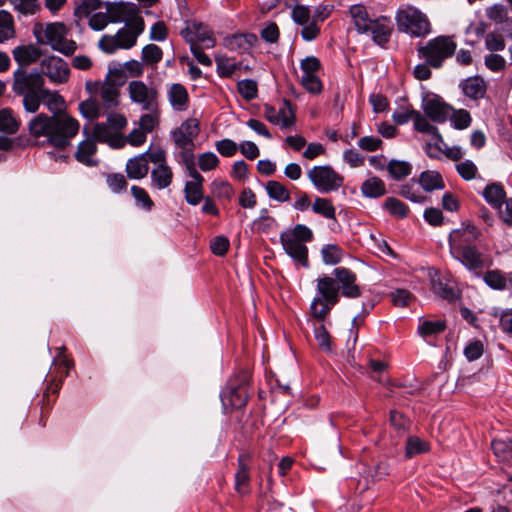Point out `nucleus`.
I'll use <instances>...</instances> for the list:
<instances>
[{
	"label": "nucleus",
	"mask_w": 512,
	"mask_h": 512,
	"mask_svg": "<svg viewBox=\"0 0 512 512\" xmlns=\"http://www.w3.org/2000/svg\"><path fill=\"white\" fill-rule=\"evenodd\" d=\"M42 94L40 95V104L44 103L53 115L40 113L33 117L28 124L29 133L35 138L46 137L50 145L64 149L78 134L80 124L78 120L68 114L56 115L65 104L64 98L57 91L48 89V94Z\"/></svg>",
	"instance_id": "obj_1"
},
{
	"label": "nucleus",
	"mask_w": 512,
	"mask_h": 512,
	"mask_svg": "<svg viewBox=\"0 0 512 512\" xmlns=\"http://www.w3.org/2000/svg\"><path fill=\"white\" fill-rule=\"evenodd\" d=\"M332 275H324L317 279V294L310 305L311 316L315 320L324 321L331 309L339 302L340 292L346 298L361 296V288L356 284V274L346 267H337Z\"/></svg>",
	"instance_id": "obj_2"
},
{
	"label": "nucleus",
	"mask_w": 512,
	"mask_h": 512,
	"mask_svg": "<svg viewBox=\"0 0 512 512\" xmlns=\"http://www.w3.org/2000/svg\"><path fill=\"white\" fill-rule=\"evenodd\" d=\"M12 91L22 97L25 112L34 114L40 108V95L48 94L45 88V79L36 69L28 71L26 68H17L13 72Z\"/></svg>",
	"instance_id": "obj_3"
},
{
	"label": "nucleus",
	"mask_w": 512,
	"mask_h": 512,
	"mask_svg": "<svg viewBox=\"0 0 512 512\" xmlns=\"http://www.w3.org/2000/svg\"><path fill=\"white\" fill-rule=\"evenodd\" d=\"M457 49L453 36L439 35L416 47L419 59L424 60L434 69L441 68L445 61L451 58Z\"/></svg>",
	"instance_id": "obj_4"
},
{
	"label": "nucleus",
	"mask_w": 512,
	"mask_h": 512,
	"mask_svg": "<svg viewBox=\"0 0 512 512\" xmlns=\"http://www.w3.org/2000/svg\"><path fill=\"white\" fill-rule=\"evenodd\" d=\"M250 378L251 372L249 368H241L229 379L226 387L220 394L221 402L226 412L242 408L247 404Z\"/></svg>",
	"instance_id": "obj_5"
},
{
	"label": "nucleus",
	"mask_w": 512,
	"mask_h": 512,
	"mask_svg": "<svg viewBox=\"0 0 512 512\" xmlns=\"http://www.w3.org/2000/svg\"><path fill=\"white\" fill-rule=\"evenodd\" d=\"M144 30V19L136 18L135 21L120 28L115 35H103L98 46L107 54H113L119 49H131L136 45L138 37Z\"/></svg>",
	"instance_id": "obj_6"
},
{
	"label": "nucleus",
	"mask_w": 512,
	"mask_h": 512,
	"mask_svg": "<svg viewBox=\"0 0 512 512\" xmlns=\"http://www.w3.org/2000/svg\"><path fill=\"white\" fill-rule=\"evenodd\" d=\"M399 32L411 37L424 38L431 33V23L419 9L407 5L400 7L395 16Z\"/></svg>",
	"instance_id": "obj_7"
},
{
	"label": "nucleus",
	"mask_w": 512,
	"mask_h": 512,
	"mask_svg": "<svg viewBox=\"0 0 512 512\" xmlns=\"http://www.w3.org/2000/svg\"><path fill=\"white\" fill-rule=\"evenodd\" d=\"M45 39L42 37V32L34 29V36L38 44H49L51 48L58 51L65 56L72 55L76 49L77 44L73 40L66 38L67 28L61 22L49 23L43 31Z\"/></svg>",
	"instance_id": "obj_8"
},
{
	"label": "nucleus",
	"mask_w": 512,
	"mask_h": 512,
	"mask_svg": "<svg viewBox=\"0 0 512 512\" xmlns=\"http://www.w3.org/2000/svg\"><path fill=\"white\" fill-rule=\"evenodd\" d=\"M307 177L320 193L337 191L344 184V177L330 165L312 167L307 171Z\"/></svg>",
	"instance_id": "obj_9"
},
{
	"label": "nucleus",
	"mask_w": 512,
	"mask_h": 512,
	"mask_svg": "<svg viewBox=\"0 0 512 512\" xmlns=\"http://www.w3.org/2000/svg\"><path fill=\"white\" fill-rule=\"evenodd\" d=\"M128 93L131 101L147 112H157L159 108V92L153 86H148L140 80H133L128 84Z\"/></svg>",
	"instance_id": "obj_10"
},
{
	"label": "nucleus",
	"mask_w": 512,
	"mask_h": 512,
	"mask_svg": "<svg viewBox=\"0 0 512 512\" xmlns=\"http://www.w3.org/2000/svg\"><path fill=\"white\" fill-rule=\"evenodd\" d=\"M151 163L154 167L151 170V186L163 190L168 188L173 181L172 168L167 164V153L163 148H155L151 155Z\"/></svg>",
	"instance_id": "obj_11"
},
{
	"label": "nucleus",
	"mask_w": 512,
	"mask_h": 512,
	"mask_svg": "<svg viewBox=\"0 0 512 512\" xmlns=\"http://www.w3.org/2000/svg\"><path fill=\"white\" fill-rule=\"evenodd\" d=\"M421 108L427 118L435 123H444L450 117L453 107L438 94L427 92L422 97Z\"/></svg>",
	"instance_id": "obj_12"
},
{
	"label": "nucleus",
	"mask_w": 512,
	"mask_h": 512,
	"mask_svg": "<svg viewBox=\"0 0 512 512\" xmlns=\"http://www.w3.org/2000/svg\"><path fill=\"white\" fill-rule=\"evenodd\" d=\"M181 36L190 46H202L210 49L215 46V39L209 27L201 22L193 21L181 31Z\"/></svg>",
	"instance_id": "obj_13"
},
{
	"label": "nucleus",
	"mask_w": 512,
	"mask_h": 512,
	"mask_svg": "<svg viewBox=\"0 0 512 512\" xmlns=\"http://www.w3.org/2000/svg\"><path fill=\"white\" fill-rule=\"evenodd\" d=\"M105 9L111 23H131L136 18H143L138 5L132 2H105Z\"/></svg>",
	"instance_id": "obj_14"
},
{
	"label": "nucleus",
	"mask_w": 512,
	"mask_h": 512,
	"mask_svg": "<svg viewBox=\"0 0 512 512\" xmlns=\"http://www.w3.org/2000/svg\"><path fill=\"white\" fill-rule=\"evenodd\" d=\"M200 133L199 121L195 118H189L181 123L179 127L171 131V138L176 148H186L195 146V139Z\"/></svg>",
	"instance_id": "obj_15"
},
{
	"label": "nucleus",
	"mask_w": 512,
	"mask_h": 512,
	"mask_svg": "<svg viewBox=\"0 0 512 512\" xmlns=\"http://www.w3.org/2000/svg\"><path fill=\"white\" fill-rule=\"evenodd\" d=\"M41 74L47 76L53 83H65L70 75V69L65 60L58 56H48L41 61Z\"/></svg>",
	"instance_id": "obj_16"
},
{
	"label": "nucleus",
	"mask_w": 512,
	"mask_h": 512,
	"mask_svg": "<svg viewBox=\"0 0 512 512\" xmlns=\"http://www.w3.org/2000/svg\"><path fill=\"white\" fill-rule=\"evenodd\" d=\"M392 32L393 24L390 18L380 16L376 19H372L366 26V31L360 32V34H369L376 45L385 47L390 41Z\"/></svg>",
	"instance_id": "obj_17"
},
{
	"label": "nucleus",
	"mask_w": 512,
	"mask_h": 512,
	"mask_svg": "<svg viewBox=\"0 0 512 512\" xmlns=\"http://www.w3.org/2000/svg\"><path fill=\"white\" fill-rule=\"evenodd\" d=\"M481 232L477 226L471 223L463 224L461 228L454 229L448 237L449 249H461L475 246L474 242L479 239Z\"/></svg>",
	"instance_id": "obj_18"
},
{
	"label": "nucleus",
	"mask_w": 512,
	"mask_h": 512,
	"mask_svg": "<svg viewBox=\"0 0 512 512\" xmlns=\"http://www.w3.org/2000/svg\"><path fill=\"white\" fill-rule=\"evenodd\" d=\"M252 455L250 452H242L237 459V471L235 473V491L246 496L251 492L250 462Z\"/></svg>",
	"instance_id": "obj_19"
},
{
	"label": "nucleus",
	"mask_w": 512,
	"mask_h": 512,
	"mask_svg": "<svg viewBox=\"0 0 512 512\" xmlns=\"http://www.w3.org/2000/svg\"><path fill=\"white\" fill-rule=\"evenodd\" d=\"M280 242L285 252L294 261L300 263L303 267L309 266L307 246L293 237L290 231H283L280 234Z\"/></svg>",
	"instance_id": "obj_20"
},
{
	"label": "nucleus",
	"mask_w": 512,
	"mask_h": 512,
	"mask_svg": "<svg viewBox=\"0 0 512 512\" xmlns=\"http://www.w3.org/2000/svg\"><path fill=\"white\" fill-rule=\"evenodd\" d=\"M153 153L154 149L150 148L146 152L129 159L125 167L127 177L133 180L145 178L149 172V163L151 162V155Z\"/></svg>",
	"instance_id": "obj_21"
},
{
	"label": "nucleus",
	"mask_w": 512,
	"mask_h": 512,
	"mask_svg": "<svg viewBox=\"0 0 512 512\" xmlns=\"http://www.w3.org/2000/svg\"><path fill=\"white\" fill-rule=\"evenodd\" d=\"M450 253L469 270H478L484 267L483 256L476 246L453 249L450 250Z\"/></svg>",
	"instance_id": "obj_22"
},
{
	"label": "nucleus",
	"mask_w": 512,
	"mask_h": 512,
	"mask_svg": "<svg viewBox=\"0 0 512 512\" xmlns=\"http://www.w3.org/2000/svg\"><path fill=\"white\" fill-rule=\"evenodd\" d=\"M62 386V379L55 380L51 379L50 383L47 385L46 389L43 392V397L41 400V409H40V420L39 424L42 427L46 426V420L50 410L53 407L55 402V395L58 393Z\"/></svg>",
	"instance_id": "obj_23"
},
{
	"label": "nucleus",
	"mask_w": 512,
	"mask_h": 512,
	"mask_svg": "<svg viewBox=\"0 0 512 512\" xmlns=\"http://www.w3.org/2000/svg\"><path fill=\"white\" fill-rule=\"evenodd\" d=\"M12 54L18 64V68L27 69L29 65L36 63L40 59L42 51L38 47L29 44L15 47Z\"/></svg>",
	"instance_id": "obj_24"
},
{
	"label": "nucleus",
	"mask_w": 512,
	"mask_h": 512,
	"mask_svg": "<svg viewBox=\"0 0 512 512\" xmlns=\"http://www.w3.org/2000/svg\"><path fill=\"white\" fill-rule=\"evenodd\" d=\"M258 38L253 33L234 34L225 38V47L231 51L246 53L257 43Z\"/></svg>",
	"instance_id": "obj_25"
},
{
	"label": "nucleus",
	"mask_w": 512,
	"mask_h": 512,
	"mask_svg": "<svg viewBox=\"0 0 512 512\" xmlns=\"http://www.w3.org/2000/svg\"><path fill=\"white\" fill-rule=\"evenodd\" d=\"M168 100L176 111H185L189 106V94L186 87L180 83H174L167 92Z\"/></svg>",
	"instance_id": "obj_26"
},
{
	"label": "nucleus",
	"mask_w": 512,
	"mask_h": 512,
	"mask_svg": "<svg viewBox=\"0 0 512 512\" xmlns=\"http://www.w3.org/2000/svg\"><path fill=\"white\" fill-rule=\"evenodd\" d=\"M460 87L465 96L474 100L483 98L486 93V84L478 76L465 79L461 82Z\"/></svg>",
	"instance_id": "obj_27"
},
{
	"label": "nucleus",
	"mask_w": 512,
	"mask_h": 512,
	"mask_svg": "<svg viewBox=\"0 0 512 512\" xmlns=\"http://www.w3.org/2000/svg\"><path fill=\"white\" fill-rule=\"evenodd\" d=\"M97 146L91 139L83 140L79 143L77 151L75 152V158L86 166H96L98 162L92 159V156L96 153Z\"/></svg>",
	"instance_id": "obj_28"
},
{
	"label": "nucleus",
	"mask_w": 512,
	"mask_h": 512,
	"mask_svg": "<svg viewBox=\"0 0 512 512\" xmlns=\"http://www.w3.org/2000/svg\"><path fill=\"white\" fill-rule=\"evenodd\" d=\"M482 195L493 208L500 209L504 203L506 192L502 184L491 183L485 187Z\"/></svg>",
	"instance_id": "obj_29"
},
{
	"label": "nucleus",
	"mask_w": 512,
	"mask_h": 512,
	"mask_svg": "<svg viewBox=\"0 0 512 512\" xmlns=\"http://www.w3.org/2000/svg\"><path fill=\"white\" fill-rule=\"evenodd\" d=\"M432 291L435 295L445 299L449 302H453L459 298V293L454 287L444 278H434L431 281Z\"/></svg>",
	"instance_id": "obj_30"
},
{
	"label": "nucleus",
	"mask_w": 512,
	"mask_h": 512,
	"mask_svg": "<svg viewBox=\"0 0 512 512\" xmlns=\"http://www.w3.org/2000/svg\"><path fill=\"white\" fill-rule=\"evenodd\" d=\"M418 182L426 192H432L445 187L441 174L432 170L422 172Z\"/></svg>",
	"instance_id": "obj_31"
},
{
	"label": "nucleus",
	"mask_w": 512,
	"mask_h": 512,
	"mask_svg": "<svg viewBox=\"0 0 512 512\" xmlns=\"http://www.w3.org/2000/svg\"><path fill=\"white\" fill-rule=\"evenodd\" d=\"M361 192L365 197H381L386 194L385 183L379 177L368 178L362 183Z\"/></svg>",
	"instance_id": "obj_32"
},
{
	"label": "nucleus",
	"mask_w": 512,
	"mask_h": 512,
	"mask_svg": "<svg viewBox=\"0 0 512 512\" xmlns=\"http://www.w3.org/2000/svg\"><path fill=\"white\" fill-rule=\"evenodd\" d=\"M446 327L444 320H423L419 323L418 333L422 338L428 339L444 332Z\"/></svg>",
	"instance_id": "obj_33"
},
{
	"label": "nucleus",
	"mask_w": 512,
	"mask_h": 512,
	"mask_svg": "<svg viewBox=\"0 0 512 512\" xmlns=\"http://www.w3.org/2000/svg\"><path fill=\"white\" fill-rule=\"evenodd\" d=\"M20 127V121L15 117L11 108L0 110V131L7 134H15Z\"/></svg>",
	"instance_id": "obj_34"
},
{
	"label": "nucleus",
	"mask_w": 512,
	"mask_h": 512,
	"mask_svg": "<svg viewBox=\"0 0 512 512\" xmlns=\"http://www.w3.org/2000/svg\"><path fill=\"white\" fill-rule=\"evenodd\" d=\"M416 115L414 119V129L420 133H426L435 138L438 142H443V137L440 134L438 128L432 125L426 118V116L422 115L419 111L418 113H414Z\"/></svg>",
	"instance_id": "obj_35"
},
{
	"label": "nucleus",
	"mask_w": 512,
	"mask_h": 512,
	"mask_svg": "<svg viewBox=\"0 0 512 512\" xmlns=\"http://www.w3.org/2000/svg\"><path fill=\"white\" fill-rule=\"evenodd\" d=\"M311 208L315 214L321 215L326 219L336 220V209L328 198L316 197Z\"/></svg>",
	"instance_id": "obj_36"
},
{
	"label": "nucleus",
	"mask_w": 512,
	"mask_h": 512,
	"mask_svg": "<svg viewBox=\"0 0 512 512\" xmlns=\"http://www.w3.org/2000/svg\"><path fill=\"white\" fill-rule=\"evenodd\" d=\"M350 15L358 33L366 31V26L372 20L363 5L357 4L350 7Z\"/></svg>",
	"instance_id": "obj_37"
},
{
	"label": "nucleus",
	"mask_w": 512,
	"mask_h": 512,
	"mask_svg": "<svg viewBox=\"0 0 512 512\" xmlns=\"http://www.w3.org/2000/svg\"><path fill=\"white\" fill-rule=\"evenodd\" d=\"M386 168L390 176L396 181L406 178L412 172V165L409 162L394 159L389 161Z\"/></svg>",
	"instance_id": "obj_38"
},
{
	"label": "nucleus",
	"mask_w": 512,
	"mask_h": 512,
	"mask_svg": "<svg viewBox=\"0 0 512 512\" xmlns=\"http://www.w3.org/2000/svg\"><path fill=\"white\" fill-rule=\"evenodd\" d=\"M484 282L494 290H504L509 286L508 276L500 270H489L483 276Z\"/></svg>",
	"instance_id": "obj_39"
},
{
	"label": "nucleus",
	"mask_w": 512,
	"mask_h": 512,
	"mask_svg": "<svg viewBox=\"0 0 512 512\" xmlns=\"http://www.w3.org/2000/svg\"><path fill=\"white\" fill-rule=\"evenodd\" d=\"M265 188L268 196L273 200L278 202H288L290 200V191L278 181H268Z\"/></svg>",
	"instance_id": "obj_40"
},
{
	"label": "nucleus",
	"mask_w": 512,
	"mask_h": 512,
	"mask_svg": "<svg viewBox=\"0 0 512 512\" xmlns=\"http://www.w3.org/2000/svg\"><path fill=\"white\" fill-rule=\"evenodd\" d=\"M15 36L13 16L5 11L0 10V43H3Z\"/></svg>",
	"instance_id": "obj_41"
},
{
	"label": "nucleus",
	"mask_w": 512,
	"mask_h": 512,
	"mask_svg": "<svg viewBox=\"0 0 512 512\" xmlns=\"http://www.w3.org/2000/svg\"><path fill=\"white\" fill-rule=\"evenodd\" d=\"M99 94L106 109L114 108L119 104V90L113 84H104Z\"/></svg>",
	"instance_id": "obj_42"
},
{
	"label": "nucleus",
	"mask_w": 512,
	"mask_h": 512,
	"mask_svg": "<svg viewBox=\"0 0 512 512\" xmlns=\"http://www.w3.org/2000/svg\"><path fill=\"white\" fill-rule=\"evenodd\" d=\"M204 183L186 182L184 186V197L188 204L197 206L202 201L204 195Z\"/></svg>",
	"instance_id": "obj_43"
},
{
	"label": "nucleus",
	"mask_w": 512,
	"mask_h": 512,
	"mask_svg": "<svg viewBox=\"0 0 512 512\" xmlns=\"http://www.w3.org/2000/svg\"><path fill=\"white\" fill-rule=\"evenodd\" d=\"M382 207L387 210L390 215L401 219L406 218L409 213V207L395 197H388Z\"/></svg>",
	"instance_id": "obj_44"
},
{
	"label": "nucleus",
	"mask_w": 512,
	"mask_h": 512,
	"mask_svg": "<svg viewBox=\"0 0 512 512\" xmlns=\"http://www.w3.org/2000/svg\"><path fill=\"white\" fill-rule=\"evenodd\" d=\"M131 194L138 208H141L146 212H150L153 209L154 202L144 188L133 185L131 187Z\"/></svg>",
	"instance_id": "obj_45"
},
{
	"label": "nucleus",
	"mask_w": 512,
	"mask_h": 512,
	"mask_svg": "<svg viewBox=\"0 0 512 512\" xmlns=\"http://www.w3.org/2000/svg\"><path fill=\"white\" fill-rule=\"evenodd\" d=\"M322 260L326 265H336L343 258V250L337 244H326L321 249Z\"/></svg>",
	"instance_id": "obj_46"
},
{
	"label": "nucleus",
	"mask_w": 512,
	"mask_h": 512,
	"mask_svg": "<svg viewBox=\"0 0 512 512\" xmlns=\"http://www.w3.org/2000/svg\"><path fill=\"white\" fill-rule=\"evenodd\" d=\"M430 449L428 442L416 436H410L406 442L405 456L412 458L418 454L426 453Z\"/></svg>",
	"instance_id": "obj_47"
},
{
	"label": "nucleus",
	"mask_w": 512,
	"mask_h": 512,
	"mask_svg": "<svg viewBox=\"0 0 512 512\" xmlns=\"http://www.w3.org/2000/svg\"><path fill=\"white\" fill-rule=\"evenodd\" d=\"M211 192L214 197L222 200H231L234 196V189L227 181L214 180L211 183Z\"/></svg>",
	"instance_id": "obj_48"
},
{
	"label": "nucleus",
	"mask_w": 512,
	"mask_h": 512,
	"mask_svg": "<svg viewBox=\"0 0 512 512\" xmlns=\"http://www.w3.org/2000/svg\"><path fill=\"white\" fill-rule=\"evenodd\" d=\"M163 57L162 49L155 44H148L142 49V61L143 63L155 66L157 65Z\"/></svg>",
	"instance_id": "obj_49"
},
{
	"label": "nucleus",
	"mask_w": 512,
	"mask_h": 512,
	"mask_svg": "<svg viewBox=\"0 0 512 512\" xmlns=\"http://www.w3.org/2000/svg\"><path fill=\"white\" fill-rule=\"evenodd\" d=\"M318 324H314V337L320 349L331 351V337L328 333L323 321L316 320Z\"/></svg>",
	"instance_id": "obj_50"
},
{
	"label": "nucleus",
	"mask_w": 512,
	"mask_h": 512,
	"mask_svg": "<svg viewBox=\"0 0 512 512\" xmlns=\"http://www.w3.org/2000/svg\"><path fill=\"white\" fill-rule=\"evenodd\" d=\"M239 94L246 100L251 101L258 96V85L253 79H243L237 83Z\"/></svg>",
	"instance_id": "obj_51"
},
{
	"label": "nucleus",
	"mask_w": 512,
	"mask_h": 512,
	"mask_svg": "<svg viewBox=\"0 0 512 512\" xmlns=\"http://www.w3.org/2000/svg\"><path fill=\"white\" fill-rule=\"evenodd\" d=\"M106 183L109 189L115 194H121L127 191L128 183L125 176L121 173H108Z\"/></svg>",
	"instance_id": "obj_52"
},
{
	"label": "nucleus",
	"mask_w": 512,
	"mask_h": 512,
	"mask_svg": "<svg viewBox=\"0 0 512 512\" xmlns=\"http://www.w3.org/2000/svg\"><path fill=\"white\" fill-rule=\"evenodd\" d=\"M93 137L99 142H106L111 145L118 138L112 129L105 123H97L94 126Z\"/></svg>",
	"instance_id": "obj_53"
},
{
	"label": "nucleus",
	"mask_w": 512,
	"mask_h": 512,
	"mask_svg": "<svg viewBox=\"0 0 512 512\" xmlns=\"http://www.w3.org/2000/svg\"><path fill=\"white\" fill-rule=\"evenodd\" d=\"M217 73L221 78H229L239 68V64L232 62L227 57H216Z\"/></svg>",
	"instance_id": "obj_54"
},
{
	"label": "nucleus",
	"mask_w": 512,
	"mask_h": 512,
	"mask_svg": "<svg viewBox=\"0 0 512 512\" xmlns=\"http://www.w3.org/2000/svg\"><path fill=\"white\" fill-rule=\"evenodd\" d=\"M418 110H415L411 105L400 106L392 114V119L397 125H404L410 120L415 119Z\"/></svg>",
	"instance_id": "obj_55"
},
{
	"label": "nucleus",
	"mask_w": 512,
	"mask_h": 512,
	"mask_svg": "<svg viewBox=\"0 0 512 512\" xmlns=\"http://www.w3.org/2000/svg\"><path fill=\"white\" fill-rule=\"evenodd\" d=\"M452 115L450 114V120L452 123V126L455 129L463 130L470 126L472 122V118L470 113L465 109H459L456 111H452Z\"/></svg>",
	"instance_id": "obj_56"
},
{
	"label": "nucleus",
	"mask_w": 512,
	"mask_h": 512,
	"mask_svg": "<svg viewBox=\"0 0 512 512\" xmlns=\"http://www.w3.org/2000/svg\"><path fill=\"white\" fill-rule=\"evenodd\" d=\"M491 448L496 456L506 459L512 454V439H495Z\"/></svg>",
	"instance_id": "obj_57"
},
{
	"label": "nucleus",
	"mask_w": 512,
	"mask_h": 512,
	"mask_svg": "<svg viewBox=\"0 0 512 512\" xmlns=\"http://www.w3.org/2000/svg\"><path fill=\"white\" fill-rule=\"evenodd\" d=\"M219 165V158L213 152H204L198 156V166L203 172L214 170Z\"/></svg>",
	"instance_id": "obj_58"
},
{
	"label": "nucleus",
	"mask_w": 512,
	"mask_h": 512,
	"mask_svg": "<svg viewBox=\"0 0 512 512\" xmlns=\"http://www.w3.org/2000/svg\"><path fill=\"white\" fill-rule=\"evenodd\" d=\"M79 110L83 117L97 119L100 116V105L96 100L89 99L79 104Z\"/></svg>",
	"instance_id": "obj_59"
},
{
	"label": "nucleus",
	"mask_w": 512,
	"mask_h": 512,
	"mask_svg": "<svg viewBox=\"0 0 512 512\" xmlns=\"http://www.w3.org/2000/svg\"><path fill=\"white\" fill-rule=\"evenodd\" d=\"M277 113L280 117L279 124L282 128H288L294 124L295 116L289 101L284 100L282 107L277 110Z\"/></svg>",
	"instance_id": "obj_60"
},
{
	"label": "nucleus",
	"mask_w": 512,
	"mask_h": 512,
	"mask_svg": "<svg viewBox=\"0 0 512 512\" xmlns=\"http://www.w3.org/2000/svg\"><path fill=\"white\" fill-rule=\"evenodd\" d=\"M303 87L310 93L318 94L322 91V82L316 74H303L301 78Z\"/></svg>",
	"instance_id": "obj_61"
},
{
	"label": "nucleus",
	"mask_w": 512,
	"mask_h": 512,
	"mask_svg": "<svg viewBox=\"0 0 512 512\" xmlns=\"http://www.w3.org/2000/svg\"><path fill=\"white\" fill-rule=\"evenodd\" d=\"M484 352L483 343L480 340H473L469 342L464 348V355L470 362L479 359Z\"/></svg>",
	"instance_id": "obj_62"
},
{
	"label": "nucleus",
	"mask_w": 512,
	"mask_h": 512,
	"mask_svg": "<svg viewBox=\"0 0 512 512\" xmlns=\"http://www.w3.org/2000/svg\"><path fill=\"white\" fill-rule=\"evenodd\" d=\"M390 424L399 432L404 433L409 429L410 420L403 413L392 410L390 412Z\"/></svg>",
	"instance_id": "obj_63"
},
{
	"label": "nucleus",
	"mask_w": 512,
	"mask_h": 512,
	"mask_svg": "<svg viewBox=\"0 0 512 512\" xmlns=\"http://www.w3.org/2000/svg\"><path fill=\"white\" fill-rule=\"evenodd\" d=\"M100 0H82L81 4L75 9V15L78 17H87L93 11L102 7Z\"/></svg>",
	"instance_id": "obj_64"
}]
</instances>
